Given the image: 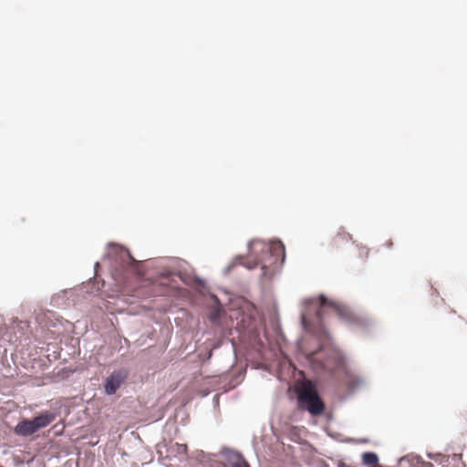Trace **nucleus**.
<instances>
[{
  "label": "nucleus",
  "mask_w": 467,
  "mask_h": 467,
  "mask_svg": "<svg viewBox=\"0 0 467 467\" xmlns=\"http://www.w3.org/2000/svg\"><path fill=\"white\" fill-rule=\"evenodd\" d=\"M329 314H335L338 317L348 319L350 317L348 307L337 301L329 300L324 296L318 298H310L305 301V308L302 313L304 327L316 335L319 340L327 338V332L324 325V318Z\"/></svg>",
  "instance_id": "1"
},
{
  "label": "nucleus",
  "mask_w": 467,
  "mask_h": 467,
  "mask_svg": "<svg viewBox=\"0 0 467 467\" xmlns=\"http://www.w3.org/2000/svg\"><path fill=\"white\" fill-rule=\"evenodd\" d=\"M306 356L317 372L333 374L344 368V357L334 348L322 347L317 351L306 352Z\"/></svg>",
  "instance_id": "2"
},
{
  "label": "nucleus",
  "mask_w": 467,
  "mask_h": 467,
  "mask_svg": "<svg viewBox=\"0 0 467 467\" xmlns=\"http://www.w3.org/2000/svg\"><path fill=\"white\" fill-rule=\"evenodd\" d=\"M298 405L300 409L308 410L312 415H320L325 410L324 402L310 381L304 383L299 389Z\"/></svg>",
  "instance_id": "3"
},
{
  "label": "nucleus",
  "mask_w": 467,
  "mask_h": 467,
  "mask_svg": "<svg viewBox=\"0 0 467 467\" xmlns=\"http://www.w3.org/2000/svg\"><path fill=\"white\" fill-rule=\"evenodd\" d=\"M249 250L250 255L254 257L253 264L246 265V267L249 269L254 268L263 261L259 253H269L275 257V263L278 260L284 261L285 259V246L281 242H273L267 244L265 242L254 240L249 244Z\"/></svg>",
  "instance_id": "4"
},
{
  "label": "nucleus",
  "mask_w": 467,
  "mask_h": 467,
  "mask_svg": "<svg viewBox=\"0 0 467 467\" xmlns=\"http://www.w3.org/2000/svg\"><path fill=\"white\" fill-rule=\"evenodd\" d=\"M55 420V415L45 411L33 420H23L15 427V433L20 436H29L38 430L48 426Z\"/></svg>",
  "instance_id": "5"
},
{
  "label": "nucleus",
  "mask_w": 467,
  "mask_h": 467,
  "mask_svg": "<svg viewBox=\"0 0 467 467\" xmlns=\"http://www.w3.org/2000/svg\"><path fill=\"white\" fill-rule=\"evenodd\" d=\"M127 378V374L123 370H117L112 372L106 379L105 382V392L108 395L115 394L116 391L119 389L121 384Z\"/></svg>",
  "instance_id": "6"
},
{
  "label": "nucleus",
  "mask_w": 467,
  "mask_h": 467,
  "mask_svg": "<svg viewBox=\"0 0 467 467\" xmlns=\"http://www.w3.org/2000/svg\"><path fill=\"white\" fill-rule=\"evenodd\" d=\"M225 467H250L244 459L237 453L231 454L225 463Z\"/></svg>",
  "instance_id": "7"
},
{
  "label": "nucleus",
  "mask_w": 467,
  "mask_h": 467,
  "mask_svg": "<svg viewBox=\"0 0 467 467\" xmlns=\"http://www.w3.org/2000/svg\"><path fill=\"white\" fill-rule=\"evenodd\" d=\"M379 458L374 452H365L362 454V463L367 466L377 467Z\"/></svg>",
  "instance_id": "8"
},
{
  "label": "nucleus",
  "mask_w": 467,
  "mask_h": 467,
  "mask_svg": "<svg viewBox=\"0 0 467 467\" xmlns=\"http://www.w3.org/2000/svg\"><path fill=\"white\" fill-rule=\"evenodd\" d=\"M348 234H339L338 237L341 238V239H344V240H348Z\"/></svg>",
  "instance_id": "9"
},
{
  "label": "nucleus",
  "mask_w": 467,
  "mask_h": 467,
  "mask_svg": "<svg viewBox=\"0 0 467 467\" xmlns=\"http://www.w3.org/2000/svg\"><path fill=\"white\" fill-rule=\"evenodd\" d=\"M338 467H351V466H349V465H348V464H346V463H344V462H340V463L338 464Z\"/></svg>",
  "instance_id": "10"
}]
</instances>
